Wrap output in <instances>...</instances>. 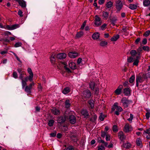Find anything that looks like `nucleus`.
I'll use <instances>...</instances> for the list:
<instances>
[{
    "mask_svg": "<svg viewBox=\"0 0 150 150\" xmlns=\"http://www.w3.org/2000/svg\"><path fill=\"white\" fill-rule=\"evenodd\" d=\"M25 74V72L23 71L21 74H20L19 79L21 81L22 88L23 89L25 86L27 85V82L28 81L29 79L28 76H26L24 77V75Z\"/></svg>",
    "mask_w": 150,
    "mask_h": 150,
    "instance_id": "obj_1",
    "label": "nucleus"
},
{
    "mask_svg": "<svg viewBox=\"0 0 150 150\" xmlns=\"http://www.w3.org/2000/svg\"><path fill=\"white\" fill-rule=\"evenodd\" d=\"M91 93L90 91L88 90H87L84 91L82 93V96L83 99L86 100L90 98L91 96Z\"/></svg>",
    "mask_w": 150,
    "mask_h": 150,
    "instance_id": "obj_2",
    "label": "nucleus"
},
{
    "mask_svg": "<svg viewBox=\"0 0 150 150\" xmlns=\"http://www.w3.org/2000/svg\"><path fill=\"white\" fill-rule=\"evenodd\" d=\"M147 78L146 74H143L142 75L140 73L136 76V80L138 81L139 83H142L145 79H147Z\"/></svg>",
    "mask_w": 150,
    "mask_h": 150,
    "instance_id": "obj_3",
    "label": "nucleus"
},
{
    "mask_svg": "<svg viewBox=\"0 0 150 150\" xmlns=\"http://www.w3.org/2000/svg\"><path fill=\"white\" fill-rule=\"evenodd\" d=\"M132 102V101L128 100L125 97L122 98L121 100V103H122L124 108L128 107L129 105Z\"/></svg>",
    "mask_w": 150,
    "mask_h": 150,
    "instance_id": "obj_4",
    "label": "nucleus"
},
{
    "mask_svg": "<svg viewBox=\"0 0 150 150\" xmlns=\"http://www.w3.org/2000/svg\"><path fill=\"white\" fill-rule=\"evenodd\" d=\"M34 84V82H32L30 83L28 86H27L26 85L25 86V91L28 94L31 93V90Z\"/></svg>",
    "mask_w": 150,
    "mask_h": 150,
    "instance_id": "obj_5",
    "label": "nucleus"
},
{
    "mask_svg": "<svg viewBox=\"0 0 150 150\" xmlns=\"http://www.w3.org/2000/svg\"><path fill=\"white\" fill-rule=\"evenodd\" d=\"M94 21L95 26H98L102 24L101 19L98 15L95 16Z\"/></svg>",
    "mask_w": 150,
    "mask_h": 150,
    "instance_id": "obj_6",
    "label": "nucleus"
},
{
    "mask_svg": "<svg viewBox=\"0 0 150 150\" xmlns=\"http://www.w3.org/2000/svg\"><path fill=\"white\" fill-rule=\"evenodd\" d=\"M27 71L28 73L30 74V75L28 77L29 80L30 82H32L33 81V73L30 68H28Z\"/></svg>",
    "mask_w": 150,
    "mask_h": 150,
    "instance_id": "obj_7",
    "label": "nucleus"
},
{
    "mask_svg": "<svg viewBox=\"0 0 150 150\" xmlns=\"http://www.w3.org/2000/svg\"><path fill=\"white\" fill-rule=\"evenodd\" d=\"M132 128L131 125L127 124L125 125L124 128V131L125 132H128L132 130Z\"/></svg>",
    "mask_w": 150,
    "mask_h": 150,
    "instance_id": "obj_8",
    "label": "nucleus"
},
{
    "mask_svg": "<svg viewBox=\"0 0 150 150\" xmlns=\"http://www.w3.org/2000/svg\"><path fill=\"white\" fill-rule=\"evenodd\" d=\"M118 136L119 138L122 141H123L126 138V136L124 135L122 131L120 132H118Z\"/></svg>",
    "mask_w": 150,
    "mask_h": 150,
    "instance_id": "obj_9",
    "label": "nucleus"
},
{
    "mask_svg": "<svg viewBox=\"0 0 150 150\" xmlns=\"http://www.w3.org/2000/svg\"><path fill=\"white\" fill-rule=\"evenodd\" d=\"M69 120L70 123L72 124H74L76 121V118L73 115H71L69 116Z\"/></svg>",
    "mask_w": 150,
    "mask_h": 150,
    "instance_id": "obj_10",
    "label": "nucleus"
},
{
    "mask_svg": "<svg viewBox=\"0 0 150 150\" xmlns=\"http://www.w3.org/2000/svg\"><path fill=\"white\" fill-rule=\"evenodd\" d=\"M78 53L75 52H71L69 53L68 55L71 58H75L78 56Z\"/></svg>",
    "mask_w": 150,
    "mask_h": 150,
    "instance_id": "obj_11",
    "label": "nucleus"
},
{
    "mask_svg": "<svg viewBox=\"0 0 150 150\" xmlns=\"http://www.w3.org/2000/svg\"><path fill=\"white\" fill-rule=\"evenodd\" d=\"M122 85L119 86L117 88L115 91V93L117 95H120L122 91Z\"/></svg>",
    "mask_w": 150,
    "mask_h": 150,
    "instance_id": "obj_12",
    "label": "nucleus"
},
{
    "mask_svg": "<svg viewBox=\"0 0 150 150\" xmlns=\"http://www.w3.org/2000/svg\"><path fill=\"white\" fill-rule=\"evenodd\" d=\"M66 64V63L65 62H64L61 63V65H63L64 66V68L67 71L69 72H71V71L70 70V69L69 68L67 67ZM60 64H59V65L57 66V67L58 68V69H62V68L60 67Z\"/></svg>",
    "mask_w": 150,
    "mask_h": 150,
    "instance_id": "obj_13",
    "label": "nucleus"
},
{
    "mask_svg": "<svg viewBox=\"0 0 150 150\" xmlns=\"http://www.w3.org/2000/svg\"><path fill=\"white\" fill-rule=\"evenodd\" d=\"M66 57V54L65 53L58 54L57 55V57L60 59L65 58Z\"/></svg>",
    "mask_w": 150,
    "mask_h": 150,
    "instance_id": "obj_14",
    "label": "nucleus"
},
{
    "mask_svg": "<svg viewBox=\"0 0 150 150\" xmlns=\"http://www.w3.org/2000/svg\"><path fill=\"white\" fill-rule=\"evenodd\" d=\"M81 114L84 116V117L87 118L89 115L88 111L86 110H83L81 112Z\"/></svg>",
    "mask_w": 150,
    "mask_h": 150,
    "instance_id": "obj_15",
    "label": "nucleus"
},
{
    "mask_svg": "<svg viewBox=\"0 0 150 150\" xmlns=\"http://www.w3.org/2000/svg\"><path fill=\"white\" fill-rule=\"evenodd\" d=\"M136 144L137 146H140L141 147L142 146V144L141 139L140 138H138L136 140Z\"/></svg>",
    "mask_w": 150,
    "mask_h": 150,
    "instance_id": "obj_16",
    "label": "nucleus"
},
{
    "mask_svg": "<svg viewBox=\"0 0 150 150\" xmlns=\"http://www.w3.org/2000/svg\"><path fill=\"white\" fill-rule=\"evenodd\" d=\"M130 90L129 88H126L124 90V93L125 96H128L130 93Z\"/></svg>",
    "mask_w": 150,
    "mask_h": 150,
    "instance_id": "obj_17",
    "label": "nucleus"
},
{
    "mask_svg": "<svg viewBox=\"0 0 150 150\" xmlns=\"http://www.w3.org/2000/svg\"><path fill=\"white\" fill-rule=\"evenodd\" d=\"M69 67L72 69H76V64L74 62H70L69 64Z\"/></svg>",
    "mask_w": 150,
    "mask_h": 150,
    "instance_id": "obj_18",
    "label": "nucleus"
},
{
    "mask_svg": "<svg viewBox=\"0 0 150 150\" xmlns=\"http://www.w3.org/2000/svg\"><path fill=\"white\" fill-rule=\"evenodd\" d=\"M52 113L54 115H57L60 113L59 110L57 108H53L51 110Z\"/></svg>",
    "mask_w": 150,
    "mask_h": 150,
    "instance_id": "obj_19",
    "label": "nucleus"
},
{
    "mask_svg": "<svg viewBox=\"0 0 150 150\" xmlns=\"http://www.w3.org/2000/svg\"><path fill=\"white\" fill-rule=\"evenodd\" d=\"M71 139L74 142L77 143V141L79 140V139L76 134L72 135L71 137Z\"/></svg>",
    "mask_w": 150,
    "mask_h": 150,
    "instance_id": "obj_20",
    "label": "nucleus"
},
{
    "mask_svg": "<svg viewBox=\"0 0 150 150\" xmlns=\"http://www.w3.org/2000/svg\"><path fill=\"white\" fill-rule=\"evenodd\" d=\"M19 5L22 8L26 7V2L23 0H20L18 2Z\"/></svg>",
    "mask_w": 150,
    "mask_h": 150,
    "instance_id": "obj_21",
    "label": "nucleus"
},
{
    "mask_svg": "<svg viewBox=\"0 0 150 150\" xmlns=\"http://www.w3.org/2000/svg\"><path fill=\"white\" fill-rule=\"evenodd\" d=\"M102 16L103 17V19L106 20L109 16V13L108 12H103Z\"/></svg>",
    "mask_w": 150,
    "mask_h": 150,
    "instance_id": "obj_22",
    "label": "nucleus"
},
{
    "mask_svg": "<svg viewBox=\"0 0 150 150\" xmlns=\"http://www.w3.org/2000/svg\"><path fill=\"white\" fill-rule=\"evenodd\" d=\"M64 105L66 108H69L71 105V102L70 100H66L65 102Z\"/></svg>",
    "mask_w": 150,
    "mask_h": 150,
    "instance_id": "obj_23",
    "label": "nucleus"
},
{
    "mask_svg": "<svg viewBox=\"0 0 150 150\" xmlns=\"http://www.w3.org/2000/svg\"><path fill=\"white\" fill-rule=\"evenodd\" d=\"M65 118L63 116H61L59 117L58 119V122L60 124H62L65 121Z\"/></svg>",
    "mask_w": 150,
    "mask_h": 150,
    "instance_id": "obj_24",
    "label": "nucleus"
},
{
    "mask_svg": "<svg viewBox=\"0 0 150 150\" xmlns=\"http://www.w3.org/2000/svg\"><path fill=\"white\" fill-rule=\"evenodd\" d=\"M70 91L69 87H67L65 88L62 91V92L64 94H66L68 93Z\"/></svg>",
    "mask_w": 150,
    "mask_h": 150,
    "instance_id": "obj_25",
    "label": "nucleus"
},
{
    "mask_svg": "<svg viewBox=\"0 0 150 150\" xmlns=\"http://www.w3.org/2000/svg\"><path fill=\"white\" fill-rule=\"evenodd\" d=\"M100 37V34L98 33H95L92 35V37L94 40L98 39Z\"/></svg>",
    "mask_w": 150,
    "mask_h": 150,
    "instance_id": "obj_26",
    "label": "nucleus"
},
{
    "mask_svg": "<svg viewBox=\"0 0 150 150\" xmlns=\"http://www.w3.org/2000/svg\"><path fill=\"white\" fill-rule=\"evenodd\" d=\"M96 85V83L95 82L93 81H91L89 83V88L92 90H94L95 86Z\"/></svg>",
    "mask_w": 150,
    "mask_h": 150,
    "instance_id": "obj_27",
    "label": "nucleus"
},
{
    "mask_svg": "<svg viewBox=\"0 0 150 150\" xmlns=\"http://www.w3.org/2000/svg\"><path fill=\"white\" fill-rule=\"evenodd\" d=\"M143 4L144 6H148L150 4V1L149 0H144Z\"/></svg>",
    "mask_w": 150,
    "mask_h": 150,
    "instance_id": "obj_28",
    "label": "nucleus"
},
{
    "mask_svg": "<svg viewBox=\"0 0 150 150\" xmlns=\"http://www.w3.org/2000/svg\"><path fill=\"white\" fill-rule=\"evenodd\" d=\"M89 105H90L91 108L93 109L94 107V101L93 100H90L88 102Z\"/></svg>",
    "mask_w": 150,
    "mask_h": 150,
    "instance_id": "obj_29",
    "label": "nucleus"
},
{
    "mask_svg": "<svg viewBox=\"0 0 150 150\" xmlns=\"http://www.w3.org/2000/svg\"><path fill=\"white\" fill-rule=\"evenodd\" d=\"M123 146L126 149H129L131 147V145L130 143L127 142L124 144L123 145Z\"/></svg>",
    "mask_w": 150,
    "mask_h": 150,
    "instance_id": "obj_30",
    "label": "nucleus"
},
{
    "mask_svg": "<svg viewBox=\"0 0 150 150\" xmlns=\"http://www.w3.org/2000/svg\"><path fill=\"white\" fill-rule=\"evenodd\" d=\"M110 21L111 23V24L113 25H115V23L117 19L116 17H114L112 18H110Z\"/></svg>",
    "mask_w": 150,
    "mask_h": 150,
    "instance_id": "obj_31",
    "label": "nucleus"
},
{
    "mask_svg": "<svg viewBox=\"0 0 150 150\" xmlns=\"http://www.w3.org/2000/svg\"><path fill=\"white\" fill-rule=\"evenodd\" d=\"M120 37L119 35H116L112 37L110 39V40L112 41H115L118 39Z\"/></svg>",
    "mask_w": 150,
    "mask_h": 150,
    "instance_id": "obj_32",
    "label": "nucleus"
},
{
    "mask_svg": "<svg viewBox=\"0 0 150 150\" xmlns=\"http://www.w3.org/2000/svg\"><path fill=\"white\" fill-rule=\"evenodd\" d=\"M129 8L132 10H135L137 8V5L134 4H131L129 5Z\"/></svg>",
    "mask_w": 150,
    "mask_h": 150,
    "instance_id": "obj_33",
    "label": "nucleus"
},
{
    "mask_svg": "<svg viewBox=\"0 0 150 150\" xmlns=\"http://www.w3.org/2000/svg\"><path fill=\"white\" fill-rule=\"evenodd\" d=\"M116 9L118 11H120L123 7V4H120L116 5Z\"/></svg>",
    "mask_w": 150,
    "mask_h": 150,
    "instance_id": "obj_34",
    "label": "nucleus"
},
{
    "mask_svg": "<svg viewBox=\"0 0 150 150\" xmlns=\"http://www.w3.org/2000/svg\"><path fill=\"white\" fill-rule=\"evenodd\" d=\"M112 5L113 3L111 1L108 2L106 4L107 7L108 8H111L112 6Z\"/></svg>",
    "mask_w": 150,
    "mask_h": 150,
    "instance_id": "obj_35",
    "label": "nucleus"
},
{
    "mask_svg": "<svg viewBox=\"0 0 150 150\" xmlns=\"http://www.w3.org/2000/svg\"><path fill=\"white\" fill-rule=\"evenodd\" d=\"M54 121L53 120H50L48 122V125L50 127H52L54 125Z\"/></svg>",
    "mask_w": 150,
    "mask_h": 150,
    "instance_id": "obj_36",
    "label": "nucleus"
},
{
    "mask_svg": "<svg viewBox=\"0 0 150 150\" xmlns=\"http://www.w3.org/2000/svg\"><path fill=\"white\" fill-rule=\"evenodd\" d=\"M135 76L134 75H132L129 79V82L130 83H132L135 80Z\"/></svg>",
    "mask_w": 150,
    "mask_h": 150,
    "instance_id": "obj_37",
    "label": "nucleus"
},
{
    "mask_svg": "<svg viewBox=\"0 0 150 150\" xmlns=\"http://www.w3.org/2000/svg\"><path fill=\"white\" fill-rule=\"evenodd\" d=\"M83 35V33L82 32H80L77 33L76 35V37L79 38L82 36Z\"/></svg>",
    "mask_w": 150,
    "mask_h": 150,
    "instance_id": "obj_38",
    "label": "nucleus"
},
{
    "mask_svg": "<svg viewBox=\"0 0 150 150\" xmlns=\"http://www.w3.org/2000/svg\"><path fill=\"white\" fill-rule=\"evenodd\" d=\"M147 112L145 116L147 119H149L150 115V110H146Z\"/></svg>",
    "mask_w": 150,
    "mask_h": 150,
    "instance_id": "obj_39",
    "label": "nucleus"
},
{
    "mask_svg": "<svg viewBox=\"0 0 150 150\" xmlns=\"http://www.w3.org/2000/svg\"><path fill=\"white\" fill-rule=\"evenodd\" d=\"M19 27L18 24H14L11 26V30L16 29Z\"/></svg>",
    "mask_w": 150,
    "mask_h": 150,
    "instance_id": "obj_40",
    "label": "nucleus"
},
{
    "mask_svg": "<svg viewBox=\"0 0 150 150\" xmlns=\"http://www.w3.org/2000/svg\"><path fill=\"white\" fill-rule=\"evenodd\" d=\"M137 54V52L135 50H132L130 52V54L133 57L134 56Z\"/></svg>",
    "mask_w": 150,
    "mask_h": 150,
    "instance_id": "obj_41",
    "label": "nucleus"
},
{
    "mask_svg": "<svg viewBox=\"0 0 150 150\" xmlns=\"http://www.w3.org/2000/svg\"><path fill=\"white\" fill-rule=\"evenodd\" d=\"M107 42L104 41H102L100 43V45L102 46H104L107 45Z\"/></svg>",
    "mask_w": 150,
    "mask_h": 150,
    "instance_id": "obj_42",
    "label": "nucleus"
},
{
    "mask_svg": "<svg viewBox=\"0 0 150 150\" xmlns=\"http://www.w3.org/2000/svg\"><path fill=\"white\" fill-rule=\"evenodd\" d=\"M150 134V128H149L146 129V130L144 131V132H143V134Z\"/></svg>",
    "mask_w": 150,
    "mask_h": 150,
    "instance_id": "obj_43",
    "label": "nucleus"
},
{
    "mask_svg": "<svg viewBox=\"0 0 150 150\" xmlns=\"http://www.w3.org/2000/svg\"><path fill=\"white\" fill-rule=\"evenodd\" d=\"M74 148L73 146H71L65 148L64 150H74Z\"/></svg>",
    "mask_w": 150,
    "mask_h": 150,
    "instance_id": "obj_44",
    "label": "nucleus"
},
{
    "mask_svg": "<svg viewBox=\"0 0 150 150\" xmlns=\"http://www.w3.org/2000/svg\"><path fill=\"white\" fill-rule=\"evenodd\" d=\"M97 116L94 115L91 117L90 120L93 122H95L97 119Z\"/></svg>",
    "mask_w": 150,
    "mask_h": 150,
    "instance_id": "obj_45",
    "label": "nucleus"
},
{
    "mask_svg": "<svg viewBox=\"0 0 150 150\" xmlns=\"http://www.w3.org/2000/svg\"><path fill=\"white\" fill-rule=\"evenodd\" d=\"M105 117V116L104 115L101 114L100 115L99 118L100 120L103 121L104 120Z\"/></svg>",
    "mask_w": 150,
    "mask_h": 150,
    "instance_id": "obj_46",
    "label": "nucleus"
},
{
    "mask_svg": "<svg viewBox=\"0 0 150 150\" xmlns=\"http://www.w3.org/2000/svg\"><path fill=\"white\" fill-rule=\"evenodd\" d=\"M127 61L128 62L131 63L133 61V58L132 57H129L127 58Z\"/></svg>",
    "mask_w": 150,
    "mask_h": 150,
    "instance_id": "obj_47",
    "label": "nucleus"
},
{
    "mask_svg": "<svg viewBox=\"0 0 150 150\" xmlns=\"http://www.w3.org/2000/svg\"><path fill=\"white\" fill-rule=\"evenodd\" d=\"M139 62V61L137 59H135L133 64V65L136 66H137L138 65V63Z\"/></svg>",
    "mask_w": 150,
    "mask_h": 150,
    "instance_id": "obj_48",
    "label": "nucleus"
},
{
    "mask_svg": "<svg viewBox=\"0 0 150 150\" xmlns=\"http://www.w3.org/2000/svg\"><path fill=\"white\" fill-rule=\"evenodd\" d=\"M112 130L113 132H117L118 131L117 127L115 125H114L112 127Z\"/></svg>",
    "mask_w": 150,
    "mask_h": 150,
    "instance_id": "obj_49",
    "label": "nucleus"
},
{
    "mask_svg": "<svg viewBox=\"0 0 150 150\" xmlns=\"http://www.w3.org/2000/svg\"><path fill=\"white\" fill-rule=\"evenodd\" d=\"M13 76L15 79H17L18 77L17 73L16 71H14L13 73Z\"/></svg>",
    "mask_w": 150,
    "mask_h": 150,
    "instance_id": "obj_50",
    "label": "nucleus"
},
{
    "mask_svg": "<svg viewBox=\"0 0 150 150\" xmlns=\"http://www.w3.org/2000/svg\"><path fill=\"white\" fill-rule=\"evenodd\" d=\"M150 34V30H148L146 31L144 34V35L146 37L148 36Z\"/></svg>",
    "mask_w": 150,
    "mask_h": 150,
    "instance_id": "obj_51",
    "label": "nucleus"
},
{
    "mask_svg": "<svg viewBox=\"0 0 150 150\" xmlns=\"http://www.w3.org/2000/svg\"><path fill=\"white\" fill-rule=\"evenodd\" d=\"M142 49L144 51H149V48L148 46H145L142 47Z\"/></svg>",
    "mask_w": 150,
    "mask_h": 150,
    "instance_id": "obj_52",
    "label": "nucleus"
},
{
    "mask_svg": "<svg viewBox=\"0 0 150 150\" xmlns=\"http://www.w3.org/2000/svg\"><path fill=\"white\" fill-rule=\"evenodd\" d=\"M86 21H85L82 24V25L81 26V28L80 29L81 30H83L84 28V27L86 25Z\"/></svg>",
    "mask_w": 150,
    "mask_h": 150,
    "instance_id": "obj_53",
    "label": "nucleus"
},
{
    "mask_svg": "<svg viewBox=\"0 0 150 150\" xmlns=\"http://www.w3.org/2000/svg\"><path fill=\"white\" fill-rule=\"evenodd\" d=\"M16 57V59H17V60L19 62H20L21 63H22V61L20 60V59L19 58V57L17 56L16 55V54L14 52H11Z\"/></svg>",
    "mask_w": 150,
    "mask_h": 150,
    "instance_id": "obj_54",
    "label": "nucleus"
},
{
    "mask_svg": "<svg viewBox=\"0 0 150 150\" xmlns=\"http://www.w3.org/2000/svg\"><path fill=\"white\" fill-rule=\"evenodd\" d=\"M22 43L20 42H18L16 43L14 45V47H19L21 46L22 45Z\"/></svg>",
    "mask_w": 150,
    "mask_h": 150,
    "instance_id": "obj_55",
    "label": "nucleus"
},
{
    "mask_svg": "<svg viewBox=\"0 0 150 150\" xmlns=\"http://www.w3.org/2000/svg\"><path fill=\"white\" fill-rule=\"evenodd\" d=\"M98 150H105V147L102 145L98 146Z\"/></svg>",
    "mask_w": 150,
    "mask_h": 150,
    "instance_id": "obj_56",
    "label": "nucleus"
},
{
    "mask_svg": "<svg viewBox=\"0 0 150 150\" xmlns=\"http://www.w3.org/2000/svg\"><path fill=\"white\" fill-rule=\"evenodd\" d=\"M116 110L119 111V112H121L122 111V108L120 106H118L115 108Z\"/></svg>",
    "mask_w": 150,
    "mask_h": 150,
    "instance_id": "obj_57",
    "label": "nucleus"
},
{
    "mask_svg": "<svg viewBox=\"0 0 150 150\" xmlns=\"http://www.w3.org/2000/svg\"><path fill=\"white\" fill-rule=\"evenodd\" d=\"M56 132L55 131L54 132H53L51 133L50 134V137H54L56 136Z\"/></svg>",
    "mask_w": 150,
    "mask_h": 150,
    "instance_id": "obj_58",
    "label": "nucleus"
},
{
    "mask_svg": "<svg viewBox=\"0 0 150 150\" xmlns=\"http://www.w3.org/2000/svg\"><path fill=\"white\" fill-rule=\"evenodd\" d=\"M141 38H138L135 41V43L136 44H138L139 43V42L140 41Z\"/></svg>",
    "mask_w": 150,
    "mask_h": 150,
    "instance_id": "obj_59",
    "label": "nucleus"
},
{
    "mask_svg": "<svg viewBox=\"0 0 150 150\" xmlns=\"http://www.w3.org/2000/svg\"><path fill=\"white\" fill-rule=\"evenodd\" d=\"M110 136L109 134H107L106 136V141H109L110 139Z\"/></svg>",
    "mask_w": 150,
    "mask_h": 150,
    "instance_id": "obj_60",
    "label": "nucleus"
},
{
    "mask_svg": "<svg viewBox=\"0 0 150 150\" xmlns=\"http://www.w3.org/2000/svg\"><path fill=\"white\" fill-rule=\"evenodd\" d=\"M147 43V40L146 39L144 38L142 41V44L144 45H145Z\"/></svg>",
    "mask_w": 150,
    "mask_h": 150,
    "instance_id": "obj_61",
    "label": "nucleus"
},
{
    "mask_svg": "<svg viewBox=\"0 0 150 150\" xmlns=\"http://www.w3.org/2000/svg\"><path fill=\"white\" fill-rule=\"evenodd\" d=\"M107 134H106V133H105V132H103V131H101V136L102 137H103V138H104V137H105V136H106V135Z\"/></svg>",
    "mask_w": 150,
    "mask_h": 150,
    "instance_id": "obj_62",
    "label": "nucleus"
},
{
    "mask_svg": "<svg viewBox=\"0 0 150 150\" xmlns=\"http://www.w3.org/2000/svg\"><path fill=\"white\" fill-rule=\"evenodd\" d=\"M133 118V115L132 114H130V117L127 120L129 121H132Z\"/></svg>",
    "mask_w": 150,
    "mask_h": 150,
    "instance_id": "obj_63",
    "label": "nucleus"
},
{
    "mask_svg": "<svg viewBox=\"0 0 150 150\" xmlns=\"http://www.w3.org/2000/svg\"><path fill=\"white\" fill-rule=\"evenodd\" d=\"M106 26L107 25L105 23H104L102 25L101 27L102 30H104L106 28Z\"/></svg>",
    "mask_w": 150,
    "mask_h": 150,
    "instance_id": "obj_64",
    "label": "nucleus"
}]
</instances>
